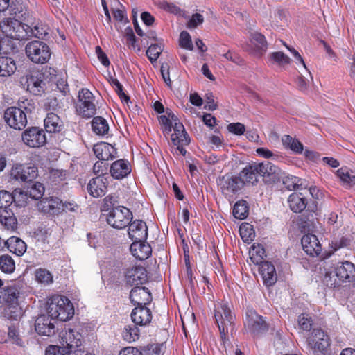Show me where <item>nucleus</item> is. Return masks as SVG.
<instances>
[{
  "instance_id": "obj_29",
  "label": "nucleus",
  "mask_w": 355,
  "mask_h": 355,
  "mask_svg": "<svg viewBox=\"0 0 355 355\" xmlns=\"http://www.w3.org/2000/svg\"><path fill=\"white\" fill-rule=\"evenodd\" d=\"M93 151L99 160L107 161L115 157L116 150L108 143L101 142L95 144L93 147Z\"/></svg>"
},
{
  "instance_id": "obj_32",
  "label": "nucleus",
  "mask_w": 355,
  "mask_h": 355,
  "mask_svg": "<svg viewBox=\"0 0 355 355\" xmlns=\"http://www.w3.org/2000/svg\"><path fill=\"white\" fill-rule=\"evenodd\" d=\"M0 223L8 229L14 230L17 227V218L10 207H2L1 206Z\"/></svg>"
},
{
  "instance_id": "obj_21",
  "label": "nucleus",
  "mask_w": 355,
  "mask_h": 355,
  "mask_svg": "<svg viewBox=\"0 0 355 355\" xmlns=\"http://www.w3.org/2000/svg\"><path fill=\"white\" fill-rule=\"evenodd\" d=\"M301 244L304 251L311 257H318L322 252V245L315 234H304L301 239Z\"/></svg>"
},
{
  "instance_id": "obj_1",
  "label": "nucleus",
  "mask_w": 355,
  "mask_h": 355,
  "mask_svg": "<svg viewBox=\"0 0 355 355\" xmlns=\"http://www.w3.org/2000/svg\"><path fill=\"white\" fill-rule=\"evenodd\" d=\"M280 168L269 161L252 162L247 165L239 173V175L245 184H256L259 177H262L266 182H275L279 178Z\"/></svg>"
},
{
  "instance_id": "obj_41",
  "label": "nucleus",
  "mask_w": 355,
  "mask_h": 355,
  "mask_svg": "<svg viewBox=\"0 0 355 355\" xmlns=\"http://www.w3.org/2000/svg\"><path fill=\"white\" fill-rule=\"evenodd\" d=\"M15 270V262L12 257L8 254L0 256V270L5 274H12Z\"/></svg>"
},
{
  "instance_id": "obj_6",
  "label": "nucleus",
  "mask_w": 355,
  "mask_h": 355,
  "mask_svg": "<svg viewBox=\"0 0 355 355\" xmlns=\"http://www.w3.org/2000/svg\"><path fill=\"white\" fill-rule=\"evenodd\" d=\"M25 52L28 58L35 64H46L51 56L49 45L40 40L29 42L25 47Z\"/></svg>"
},
{
  "instance_id": "obj_15",
  "label": "nucleus",
  "mask_w": 355,
  "mask_h": 355,
  "mask_svg": "<svg viewBox=\"0 0 355 355\" xmlns=\"http://www.w3.org/2000/svg\"><path fill=\"white\" fill-rule=\"evenodd\" d=\"M217 184L222 193L225 196H232L243 187V182L239 175L236 176L228 173L220 177Z\"/></svg>"
},
{
  "instance_id": "obj_5",
  "label": "nucleus",
  "mask_w": 355,
  "mask_h": 355,
  "mask_svg": "<svg viewBox=\"0 0 355 355\" xmlns=\"http://www.w3.org/2000/svg\"><path fill=\"white\" fill-rule=\"evenodd\" d=\"M335 276L338 279H331V272H327L324 278V282L327 286L335 288L339 285L340 282H350L355 278V265L350 261H345L338 263L334 268Z\"/></svg>"
},
{
  "instance_id": "obj_19",
  "label": "nucleus",
  "mask_w": 355,
  "mask_h": 355,
  "mask_svg": "<svg viewBox=\"0 0 355 355\" xmlns=\"http://www.w3.org/2000/svg\"><path fill=\"white\" fill-rule=\"evenodd\" d=\"M22 140L26 145L31 148L40 147L46 141L44 130L37 127L26 129L22 134Z\"/></svg>"
},
{
  "instance_id": "obj_31",
  "label": "nucleus",
  "mask_w": 355,
  "mask_h": 355,
  "mask_svg": "<svg viewBox=\"0 0 355 355\" xmlns=\"http://www.w3.org/2000/svg\"><path fill=\"white\" fill-rule=\"evenodd\" d=\"M172 129L173 132L171 135V139L173 145L189 144L190 137L182 123L175 122Z\"/></svg>"
},
{
  "instance_id": "obj_4",
  "label": "nucleus",
  "mask_w": 355,
  "mask_h": 355,
  "mask_svg": "<svg viewBox=\"0 0 355 355\" xmlns=\"http://www.w3.org/2000/svg\"><path fill=\"white\" fill-rule=\"evenodd\" d=\"M47 313L51 319L66 321L73 317L74 314L73 306L67 297L53 296L48 303Z\"/></svg>"
},
{
  "instance_id": "obj_13",
  "label": "nucleus",
  "mask_w": 355,
  "mask_h": 355,
  "mask_svg": "<svg viewBox=\"0 0 355 355\" xmlns=\"http://www.w3.org/2000/svg\"><path fill=\"white\" fill-rule=\"evenodd\" d=\"M245 327L251 334L256 336L267 331L269 326L263 317L259 315L254 310H248L246 312Z\"/></svg>"
},
{
  "instance_id": "obj_62",
  "label": "nucleus",
  "mask_w": 355,
  "mask_h": 355,
  "mask_svg": "<svg viewBox=\"0 0 355 355\" xmlns=\"http://www.w3.org/2000/svg\"><path fill=\"white\" fill-rule=\"evenodd\" d=\"M125 36L127 40L128 46L135 49L137 47V39L131 27H128L125 29Z\"/></svg>"
},
{
  "instance_id": "obj_26",
  "label": "nucleus",
  "mask_w": 355,
  "mask_h": 355,
  "mask_svg": "<svg viewBox=\"0 0 355 355\" xmlns=\"http://www.w3.org/2000/svg\"><path fill=\"white\" fill-rule=\"evenodd\" d=\"M51 318L48 315H41L35 321V331L40 335L51 336L55 334V324Z\"/></svg>"
},
{
  "instance_id": "obj_17",
  "label": "nucleus",
  "mask_w": 355,
  "mask_h": 355,
  "mask_svg": "<svg viewBox=\"0 0 355 355\" xmlns=\"http://www.w3.org/2000/svg\"><path fill=\"white\" fill-rule=\"evenodd\" d=\"M46 76L42 71L33 70L26 76L27 90L34 95H42L46 89Z\"/></svg>"
},
{
  "instance_id": "obj_52",
  "label": "nucleus",
  "mask_w": 355,
  "mask_h": 355,
  "mask_svg": "<svg viewBox=\"0 0 355 355\" xmlns=\"http://www.w3.org/2000/svg\"><path fill=\"white\" fill-rule=\"evenodd\" d=\"M27 194L21 191L15 190L13 192V204L15 207H25L27 205Z\"/></svg>"
},
{
  "instance_id": "obj_7",
  "label": "nucleus",
  "mask_w": 355,
  "mask_h": 355,
  "mask_svg": "<svg viewBox=\"0 0 355 355\" xmlns=\"http://www.w3.org/2000/svg\"><path fill=\"white\" fill-rule=\"evenodd\" d=\"M306 343L313 352L326 355L331 345V338L322 329L313 328L306 338Z\"/></svg>"
},
{
  "instance_id": "obj_59",
  "label": "nucleus",
  "mask_w": 355,
  "mask_h": 355,
  "mask_svg": "<svg viewBox=\"0 0 355 355\" xmlns=\"http://www.w3.org/2000/svg\"><path fill=\"white\" fill-rule=\"evenodd\" d=\"M162 346L157 343L148 344L143 349V355H160Z\"/></svg>"
},
{
  "instance_id": "obj_24",
  "label": "nucleus",
  "mask_w": 355,
  "mask_h": 355,
  "mask_svg": "<svg viewBox=\"0 0 355 355\" xmlns=\"http://www.w3.org/2000/svg\"><path fill=\"white\" fill-rule=\"evenodd\" d=\"M131 319L138 326H146L152 320V312L146 305H137L131 313Z\"/></svg>"
},
{
  "instance_id": "obj_53",
  "label": "nucleus",
  "mask_w": 355,
  "mask_h": 355,
  "mask_svg": "<svg viewBox=\"0 0 355 355\" xmlns=\"http://www.w3.org/2000/svg\"><path fill=\"white\" fill-rule=\"evenodd\" d=\"M110 83L113 87H115V92L117 93L121 101L122 102L125 101L128 103L130 101V97L123 92V87L120 82L116 78H112L110 80Z\"/></svg>"
},
{
  "instance_id": "obj_34",
  "label": "nucleus",
  "mask_w": 355,
  "mask_h": 355,
  "mask_svg": "<svg viewBox=\"0 0 355 355\" xmlns=\"http://www.w3.org/2000/svg\"><path fill=\"white\" fill-rule=\"evenodd\" d=\"M288 203L290 209L295 213L302 212L307 206L306 199L297 193H293L289 196Z\"/></svg>"
},
{
  "instance_id": "obj_28",
  "label": "nucleus",
  "mask_w": 355,
  "mask_h": 355,
  "mask_svg": "<svg viewBox=\"0 0 355 355\" xmlns=\"http://www.w3.org/2000/svg\"><path fill=\"white\" fill-rule=\"evenodd\" d=\"M45 130L50 133L60 132L64 127L61 118L54 112H49L44 121Z\"/></svg>"
},
{
  "instance_id": "obj_11",
  "label": "nucleus",
  "mask_w": 355,
  "mask_h": 355,
  "mask_svg": "<svg viewBox=\"0 0 355 355\" xmlns=\"http://www.w3.org/2000/svg\"><path fill=\"white\" fill-rule=\"evenodd\" d=\"M11 178L19 182H31L38 176V169L35 165L14 164L10 170Z\"/></svg>"
},
{
  "instance_id": "obj_60",
  "label": "nucleus",
  "mask_w": 355,
  "mask_h": 355,
  "mask_svg": "<svg viewBox=\"0 0 355 355\" xmlns=\"http://www.w3.org/2000/svg\"><path fill=\"white\" fill-rule=\"evenodd\" d=\"M227 130L235 135H243L245 131V125L239 122L231 123L227 126Z\"/></svg>"
},
{
  "instance_id": "obj_47",
  "label": "nucleus",
  "mask_w": 355,
  "mask_h": 355,
  "mask_svg": "<svg viewBox=\"0 0 355 355\" xmlns=\"http://www.w3.org/2000/svg\"><path fill=\"white\" fill-rule=\"evenodd\" d=\"M119 5L120 8L112 9L113 17L116 21H117L119 23H121L123 24H128L129 22V19L127 17V13L125 7L121 3H119Z\"/></svg>"
},
{
  "instance_id": "obj_42",
  "label": "nucleus",
  "mask_w": 355,
  "mask_h": 355,
  "mask_svg": "<svg viewBox=\"0 0 355 355\" xmlns=\"http://www.w3.org/2000/svg\"><path fill=\"white\" fill-rule=\"evenodd\" d=\"M166 114L168 116L161 115L159 117V122L163 126L164 132L169 134L173 127L172 122H178V118L171 111H166Z\"/></svg>"
},
{
  "instance_id": "obj_56",
  "label": "nucleus",
  "mask_w": 355,
  "mask_h": 355,
  "mask_svg": "<svg viewBox=\"0 0 355 355\" xmlns=\"http://www.w3.org/2000/svg\"><path fill=\"white\" fill-rule=\"evenodd\" d=\"M179 42L180 46L182 48L190 51H192L193 49L191 37L188 32L183 31L180 33Z\"/></svg>"
},
{
  "instance_id": "obj_55",
  "label": "nucleus",
  "mask_w": 355,
  "mask_h": 355,
  "mask_svg": "<svg viewBox=\"0 0 355 355\" xmlns=\"http://www.w3.org/2000/svg\"><path fill=\"white\" fill-rule=\"evenodd\" d=\"M71 352L63 345H49L45 350V355H66Z\"/></svg>"
},
{
  "instance_id": "obj_45",
  "label": "nucleus",
  "mask_w": 355,
  "mask_h": 355,
  "mask_svg": "<svg viewBox=\"0 0 355 355\" xmlns=\"http://www.w3.org/2000/svg\"><path fill=\"white\" fill-rule=\"evenodd\" d=\"M239 233L241 237L245 243H250L254 240L255 236V233L252 225L247 223H242L240 225Z\"/></svg>"
},
{
  "instance_id": "obj_57",
  "label": "nucleus",
  "mask_w": 355,
  "mask_h": 355,
  "mask_svg": "<svg viewBox=\"0 0 355 355\" xmlns=\"http://www.w3.org/2000/svg\"><path fill=\"white\" fill-rule=\"evenodd\" d=\"M108 164L103 160H99L96 162L93 166V173L97 176L107 174Z\"/></svg>"
},
{
  "instance_id": "obj_35",
  "label": "nucleus",
  "mask_w": 355,
  "mask_h": 355,
  "mask_svg": "<svg viewBox=\"0 0 355 355\" xmlns=\"http://www.w3.org/2000/svg\"><path fill=\"white\" fill-rule=\"evenodd\" d=\"M17 69L15 60L10 57H0V76L8 77Z\"/></svg>"
},
{
  "instance_id": "obj_10",
  "label": "nucleus",
  "mask_w": 355,
  "mask_h": 355,
  "mask_svg": "<svg viewBox=\"0 0 355 355\" xmlns=\"http://www.w3.org/2000/svg\"><path fill=\"white\" fill-rule=\"evenodd\" d=\"M132 219L131 211L123 206L112 207L107 215V222L112 227L123 229L126 227Z\"/></svg>"
},
{
  "instance_id": "obj_20",
  "label": "nucleus",
  "mask_w": 355,
  "mask_h": 355,
  "mask_svg": "<svg viewBox=\"0 0 355 355\" xmlns=\"http://www.w3.org/2000/svg\"><path fill=\"white\" fill-rule=\"evenodd\" d=\"M109 185L108 178L101 175L92 178L87 185L88 193L94 198H100L105 195Z\"/></svg>"
},
{
  "instance_id": "obj_49",
  "label": "nucleus",
  "mask_w": 355,
  "mask_h": 355,
  "mask_svg": "<svg viewBox=\"0 0 355 355\" xmlns=\"http://www.w3.org/2000/svg\"><path fill=\"white\" fill-rule=\"evenodd\" d=\"M298 324L302 329L311 332L313 320L309 314L302 313L298 317Z\"/></svg>"
},
{
  "instance_id": "obj_12",
  "label": "nucleus",
  "mask_w": 355,
  "mask_h": 355,
  "mask_svg": "<svg viewBox=\"0 0 355 355\" xmlns=\"http://www.w3.org/2000/svg\"><path fill=\"white\" fill-rule=\"evenodd\" d=\"M3 119L10 128L15 130H22L27 125L26 113L17 107H8L4 112Z\"/></svg>"
},
{
  "instance_id": "obj_43",
  "label": "nucleus",
  "mask_w": 355,
  "mask_h": 355,
  "mask_svg": "<svg viewBox=\"0 0 355 355\" xmlns=\"http://www.w3.org/2000/svg\"><path fill=\"white\" fill-rule=\"evenodd\" d=\"M35 280L42 284L49 285L53 282L52 273L46 268H40L35 271Z\"/></svg>"
},
{
  "instance_id": "obj_16",
  "label": "nucleus",
  "mask_w": 355,
  "mask_h": 355,
  "mask_svg": "<svg viewBox=\"0 0 355 355\" xmlns=\"http://www.w3.org/2000/svg\"><path fill=\"white\" fill-rule=\"evenodd\" d=\"M60 343L64 346L71 353L74 348L81 347L83 343V335L71 327H64L59 335Z\"/></svg>"
},
{
  "instance_id": "obj_51",
  "label": "nucleus",
  "mask_w": 355,
  "mask_h": 355,
  "mask_svg": "<svg viewBox=\"0 0 355 355\" xmlns=\"http://www.w3.org/2000/svg\"><path fill=\"white\" fill-rule=\"evenodd\" d=\"M28 193L30 197L33 199L39 200L40 198H43L42 196L44 193V187L40 182H35L30 188Z\"/></svg>"
},
{
  "instance_id": "obj_46",
  "label": "nucleus",
  "mask_w": 355,
  "mask_h": 355,
  "mask_svg": "<svg viewBox=\"0 0 355 355\" xmlns=\"http://www.w3.org/2000/svg\"><path fill=\"white\" fill-rule=\"evenodd\" d=\"M164 49L161 43L150 44L146 51V55L151 63L156 62Z\"/></svg>"
},
{
  "instance_id": "obj_40",
  "label": "nucleus",
  "mask_w": 355,
  "mask_h": 355,
  "mask_svg": "<svg viewBox=\"0 0 355 355\" xmlns=\"http://www.w3.org/2000/svg\"><path fill=\"white\" fill-rule=\"evenodd\" d=\"M336 175L343 184H355V171L350 170L347 167H342L337 170Z\"/></svg>"
},
{
  "instance_id": "obj_30",
  "label": "nucleus",
  "mask_w": 355,
  "mask_h": 355,
  "mask_svg": "<svg viewBox=\"0 0 355 355\" xmlns=\"http://www.w3.org/2000/svg\"><path fill=\"white\" fill-rule=\"evenodd\" d=\"M132 255L139 260H146L152 254V249L146 241L132 242L130 245Z\"/></svg>"
},
{
  "instance_id": "obj_18",
  "label": "nucleus",
  "mask_w": 355,
  "mask_h": 355,
  "mask_svg": "<svg viewBox=\"0 0 355 355\" xmlns=\"http://www.w3.org/2000/svg\"><path fill=\"white\" fill-rule=\"evenodd\" d=\"M124 277L126 284L130 286L142 285L147 282V271L143 266L132 265L125 268Z\"/></svg>"
},
{
  "instance_id": "obj_61",
  "label": "nucleus",
  "mask_w": 355,
  "mask_h": 355,
  "mask_svg": "<svg viewBox=\"0 0 355 355\" xmlns=\"http://www.w3.org/2000/svg\"><path fill=\"white\" fill-rule=\"evenodd\" d=\"M204 22V17L199 13L193 14L187 24V27L189 29L196 28L198 25Z\"/></svg>"
},
{
  "instance_id": "obj_38",
  "label": "nucleus",
  "mask_w": 355,
  "mask_h": 355,
  "mask_svg": "<svg viewBox=\"0 0 355 355\" xmlns=\"http://www.w3.org/2000/svg\"><path fill=\"white\" fill-rule=\"evenodd\" d=\"M135 324H128L124 327L121 332L123 340L128 343H132L138 340L140 336V331Z\"/></svg>"
},
{
  "instance_id": "obj_14",
  "label": "nucleus",
  "mask_w": 355,
  "mask_h": 355,
  "mask_svg": "<svg viewBox=\"0 0 355 355\" xmlns=\"http://www.w3.org/2000/svg\"><path fill=\"white\" fill-rule=\"evenodd\" d=\"M38 210L49 217L59 216L63 213L62 200L58 197H46L37 203Z\"/></svg>"
},
{
  "instance_id": "obj_58",
  "label": "nucleus",
  "mask_w": 355,
  "mask_h": 355,
  "mask_svg": "<svg viewBox=\"0 0 355 355\" xmlns=\"http://www.w3.org/2000/svg\"><path fill=\"white\" fill-rule=\"evenodd\" d=\"M251 41L254 42L257 47L263 51L267 49V41L263 35L259 33H254L252 35Z\"/></svg>"
},
{
  "instance_id": "obj_63",
  "label": "nucleus",
  "mask_w": 355,
  "mask_h": 355,
  "mask_svg": "<svg viewBox=\"0 0 355 355\" xmlns=\"http://www.w3.org/2000/svg\"><path fill=\"white\" fill-rule=\"evenodd\" d=\"M258 155L266 159H272V160H277L279 156L277 154L273 153L270 150L266 148H258L256 150Z\"/></svg>"
},
{
  "instance_id": "obj_36",
  "label": "nucleus",
  "mask_w": 355,
  "mask_h": 355,
  "mask_svg": "<svg viewBox=\"0 0 355 355\" xmlns=\"http://www.w3.org/2000/svg\"><path fill=\"white\" fill-rule=\"evenodd\" d=\"M249 254L251 261L257 265L265 261L263 259L266 257V252L260 243H254L250 248Z\"/></svg>"
},
{
  "instance_id": "obj_9",
  "label": "nucleus",
  "mask_w": 355,
  "mask_h": 355,
  "mask_svg": "<svg viewBox=\"0 0 355 355\" xmlns=\"http://www.w3.org/2000/svg\"><path fill=\"white\" fill-rule=\"evenodd\" d=\"M28 26L14 18H6L0 22V29L7 37L22 40L28 36L26 28Z\"/></svg>"
},
{
  "instance_id": "obj_54",
  "label": "nucleus",
  "mask_w": 355,
  "mask_h": 355,
  "mask_svg": "<svg viewBox=\"0 0 355 355\" xmlns=\"http://www.w3.org/2000/svg\"><path fill=\"white\" fill-rule=\"evenodd\" d=\"M49 26L42 22H38L33 29V33L35 37L44 39L49 35Z\"/></svg>"
},
{
  "instance_id": "obj_50",
  "label": "nucleus",
  "mask_w": 355,
  "mask_h": 355,
  "mask_svg": "<svg viewBox=\"0 0 355 355\" xmlns=\"http://www.w3.org/2000/svg\"><path fill=\"white\" fill-rule=\"evenodd\" d=\"M318 205L315 201H313L311 205H309L303 214L304 223H313L317 216Z\"/></svg>"
},
{
  "instance_id": "obj_3",
  "label": "nucleus",
  "mask_w": 355,
  "mask_h": 355,
  "mask_svg": "<svg viewBox=\"0 0 355 355\" xmlns=\"http://www.w3.org/2000/svg\"><path fill=\"white\" fill-rule=\"evenodd\" d=\"M214 318L220 332L221 344L225 347L229 341L228 332L232 331L235 315L227 302H218L214 306Z\"/></svg>"
},
{
  "instance_id": "obj_37",
  "label": "nucleus",
  "mask_w": 355,
  "mask_h": 355,
  "mask_svg": "<svg viewBox=\"0 0 355 355\" xmlns=\"http://www.w3.org/2000/svg\"><path fill=\"white\" fill-rule=\"evenodd\" d=\"M282 141L285 148L290 149L296 154H301L303 152V144L297 139L285 135L282 137Z\"/></svg>"
},
{
  "instance_id": "obj_8",
  "label": "nucleus",
  "mask_w": 355,
  "mask_h": 355,
  "mask_svg": "<svg viewBox=\"0 0 355 355\" xmlns=\"http://www.w3.org/2000/svg\"><path fill=\"white\" fill-rule=\"evenodd\" d=\"M95 97L87 88H82L78 95L76 111L84 119H90L96 114Z\"/></svg>"
},
{
  "instance_id": "obj_64",
  "label": "nucleus",
  "mask_w": 355,
  "mask_h": 355,
  "mask_svg": "<svg viewBox=\"0 0 355 355\" xmlns=\"http://www.w3.org/2000/svg\"><path fill=\"white\" fill-rule=\"evenodd\" d=\"M95 52L97 55L98 60L105 67H107L110 65V62L106 55V53L103 51L100 46H96L95 48Z\"/></svg>"
},
{
  "instance_id": "obj_33",
  "label": "nucleus",
  "mask_w": 355,
  "mask_h": 355,
  "mask_svg": "<svg viewBox=\"0 0 355 355\" xmlns=\"http://www.w3.org/2000/svg\"><path fill=\"white\" fill-rule=\"evenodd\" d=\"M10 252L21 256L26 250V244L20 238L17 236H11L6 241V246Z\"/></svg>"
},
{
  "instance_id": "obj_2",
  "label": "nucleus",
  "mask_w": 355,
  "mask_h": 355,
  "mask_svg": "<svg viewBox=\"0 0 355 355\" xmlns=\"http://www.w3.org/2000/svg\"><path fill=\"white\" fill-rule=\"evenodd\" d=\"M21 288L16 284L0 291V304L4 306V316L9 320H17L22 315V309L19 302Z\"/></svg>"
},
{
  "instance_id": "obj_48",
  "label": "nucleus",
  "mask_w": 355,
  "mask_h": 355,
  "mask_svg": "<svg viewBox=\"0 0 355 355\" xmlns=\"http://www.w3.org/2000/svg\"><path fill=\"white\" fill-rule=\"evenodd\" d=\"M270 58L280 67H284L291 62L290 58L282 51L272 53Z\"/></svg>"
},
{
  "instance_id": "obj_25",
  "label": "nucleus",
  "mask_w": 355,
  "mask_h": 355,
  "mask_svg": "<svg viewBox=\"0 0 355 355\" xmlns=\"http://www.w3.org/2000/svg\"><path fill=\"white\" fill-rule=\"evenodd\" d=\"M259 266V272L262 277L263 284L266 286H271L275 284L277 279V275L274 265L266 261Z\"/></svg>"
},
{
  "instance_id": "obj_23",
  "label": "nucleus",
  "mask_w": 355,
  "mask_h": 355,
  "mask_svg": "<svg viewBox=\"0 0 355 355\" xmlns=\"http://www.w3.org/2000/svg\"><path fill=\"white\" fill-rule=\"evenodd\" d=\"M130 300L134 305H146L152 301V295L148 288L139 285L130 291Z\"/></svg>"
},
{
  "instance_id": "obj_27",
  "label": "nucleus",
  "mask_w": 355,
  "mask_h": 355,
  "mask_svg": "<svg viewBox=\"0 0 355 355\" xmlns=\"http://www.w3.org/2000/svg\"><path fill=\"white\" fill-rule=\"evenodd\" d=\"M110 172L114 179H123L131 173V166L126 159H118L112 164Z\"/></svg>"
},
{
  "instance_id": "obj_44",
  "label": "nucleus",
  "mask_w": 355,
  "mask_h": 355,
  "mask_svg": "<svg viewBox=\"0 0 355 355\" xmlns=\"http://www.w3.org/2000/svg\"><path fill=\"white\" fill-rule=\"evenodd\" d=\"M234 216L240 220L245 218L248 215V207L246 201L239 200L235 203L233 207Z\"/></svg>"
},
{
  "instance_id": "obj_22",
  "label": "nucleus",
  "mask_w": 355,
  "mask_h": 355,
  "mask_svg": "<svg viewBox=\"0 0 355 355\" xmlns=\"http://www.w3.org/2000/svg\"><path fill=\"white\" fill-rule=\"evenodd\" d=\"M128 235L132 242L146 241L148 237V228L145 222L136 220L128 225Z\"/></svg>"
},
{
  "instance_id": "obj_39",
  "label": "nucleus",
  "mask_w": 355,
  "mask_h": 355,
  "mask_svg": "<svg viewBox=\"0 0 355 355\" xmlns=\"http://www.w3.org/2000/svg\"><path fill=\"white\" fill-rule=\"evenodd\" d=\"M92 128L94 132L98 135H105L108 133L109 125L107 121L101 116H95L92 121Z\"/></svg>"
}]
</instances>
